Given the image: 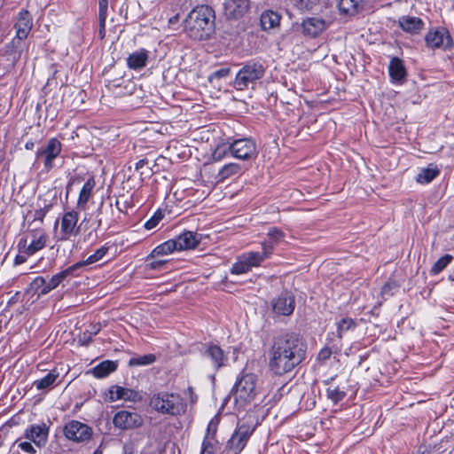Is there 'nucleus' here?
Returning a JSON list of instances; mask_svg holds the SVG:
<instances>
[{
  "label": "nucleus",
  "mask_w": 454,
  "mask_h": 454,
  "mask_svg": "<svg viewBox=\"0 0 454 454\" xmlns=\"http://www.w3.org/2000/svg\"><path fill=\"white\" fill-rule=\"evenodd\" d=\"M307 346L297 334L277 337L270 349L269 367L276 375L291 372L306 358Z\"/></svg>",
  "instance_id": "obj_1"
},
{
  "label": "nucleus",
  "mask_w": 454,
  "mask_h": 454,
  "mask_svg": "<svg viewBox=\"0 0 454 454\" xmlns=\"http://www.w3.org/2000/svg\"><path fill=\"white\" fill-rule=\"evenodd\" d=\"M215 12L211 7L207 5L196 6L189 12L184 20V31L192 40H207L215 32Z\"/></svg>",
  "instance_id": "obj_2"
},
{
  "label": "nucleus",
  "mask_w": 454,
  "mask_h": 454,
  "mask_svg": "<svg viewBox=\"0 0 454 454\" xmlns=\"http://www.w3.org/2000/svg\"><path fill=\"white\" fill-rule=\"evenodd\" d=\"M150 406L161 415L173 418L184 416L187 411V403L178 393L158 391L150 398Z\"/></svg>",
  "instance_id": "obj_3"
},
{
  "label": "nucleus",
  "mask_w": 454,
  "mask_h": 454,
  "mask_svg": "<svg viewBox=\"0 0 454 454\" xmlns=\"http://www.w3.org/2000/svg\"><path fill=\"white\" fill-rule=\"evenodd\" d=\"M256 382L257 376L254 373H246L236 381L231 393L239 409L245 408L255 399L258 394Z\"/></svg>",
  "instance_id": "obj_4"
},
{
  "label": "nucleus",
  "mask_w": 454,
  "mask_h": 454,
  "mask_svg": "<svg viewBox=\"0 0 454 454\" xmlns=\"http://www.w3.org/2000/svg\"><path fill=\"white\" fill-rule=\"evenodd\" d=\"M268 257L261 252L250 251L239 255L232 264L230 271L234 275H241L249 272L253 268L259 267Z\"/></svg>",
  "instance_id": "obj_5"
},
{
  "label": "nucleus",
  "mask_w": 454,
  "mask_h": 454,
  "mask_svg": "<svg viewBox=\"0 0 454 454\" xmlns=\"http://www.w3.org/2000/svg\"><path fill=\"white\" fill-rule=\"evenodd\" d=\"M265 70L261 64L248 63L245 65L237 74L234 86L239 90L247 89L257 80L263 77Z\"/></svg>",
  "instance_id": "obj_6"
},
{
  "label": "nucleus",
  "mask_w": 454,
  "mask_h": 454,
  "mask_svg": "<svg viewBox=\"0 0 454 454\" xmlns=\"http://www.w3.org/2000/svg\"><path fill=\"white\" fill-rule=\"evenodd\" d=\"M28 235L31 239L30 243L28 244V236L23 237L19 240L18 248L21 254L31 256L45 247L47 234L43 229L35 228L29 231Z\"/></svg>",
  "instance_id": "obj_7"
},
{
  "label": "nucleus",
  "mask_w": 454,
  "mask_h": 454,
  "mask_svg": "<svg viewBox=\"0 0 454 454\" xmlns=\"http://www.w3.org/2000/svg\"><path fill=\"white\" fill-rule=\"evenodd\" d=\"M426 46L430 50H447L453 45L449 30L443 27L430 28L425 35Z\"/></svg>",
  "instance_id": "obj_8"
},
{
  "label": "nucleus",
  "mask_w": 454,
  "mask_h": 454,
  "mask_svg": "<svg viewBox=\"0 0 454 454\" xmlns=\"http://www.w3.org/2000/svg\"><path fill=\"white\" fill-rule=\"evenodd\" d=\"M231 156L241 160H254L257 157L255 142L251 138H239L230 143Z\"/></svg>",
  "instance_id": "obj_9"
},
{
  "label": "nucleus",
  "mask_w": 454,
  "mask_h": 454,
  "mask_svg": "<svg viewBox=\"0 0 454 454\" xmlns=\"http://www.w3.org/2000/svg\"><path fill=\"white\" fill-rule=\"evenodd\" d=\"M254 429L247 425H239L231 437L227 442V454H239L246 447L247 442L252 435Z\"/></svg>",
  "instance_id": "obj_10"
},
{
  "label": "nucleus",
  "mask_w": 454,
  "mask_h": 454,
  "mask_svg": "<svg viewBox=\"0 0 454 454\" xmlns=\"http://www.w3.org/2000/svg\"><path fill=\"white\" fill-rule=\"evenodd\" d=\"M62 145L57 138L52 137L48 140L47 144L38 148L35 153L37 160H42L44 169L49 172L54 166L53 160L60 154Z\"/></svg>",
  "instance_id": "obj_11"
},
{
  "label": "nucleus",
  "mask_w": 454,
  "mask_h": 454,
  "mask_svg": "<svg viewBox=\"0 0 454 454\" xmlns=\"http://www.w3.org/2000/svg\"><path fill=\"white\" fill-rule=\"evenodd\" d=\"M67 439L74 442H86L90 440L93 431L90 427L78 420H71L63 428Z\"/></svg>",
  "instance_id": "obj_12"
},
{
  "label": "nucleus",
  "mask_w": 454,
  "mask_h": 454,
  "mask_svg": "<svg viewBox=\"0 0 454 454\" xmlns=\"http://www.w3.org/2000/svg\"><path fill=\"white\" fill-rule=\"evenodd\" d=\"M113 423L115 427L128 430L141 427L144 423V419L142 416L136 411H120L115 413Z\"/></svg>",
  "instance_id": "obj_13"
},
{
  "label": "nucleus",
  "mask_w": 454,
  "mask_h": 454,
  "mask_svg": "<svg viewBox=\"0 0 454 454\" xmlns=\"http://www.w3.org/2000/svg\"><path fill=\"white\" fill-rule=\"evenodd\" d=\"M79 219V214L74 210L65 212L60 219V231L57 241H67L77 233L76 225Z\"/></svg>",
  "instance_id": "obj_14"
},
{
  "label": "nucleus",
  "mask_w": 454,
  "mask_h": 454,
  "mask_svg": "<svg viewBox=\"0 0 454 454\" xmlns=\"http://www.w3.org/2000/svg\"><path fill=\"white\" fill-rule=\"evenodd\" d=\"M249 0H225L223 3V14L228 20H239L248 12Z\"/></svg>",
  "instance_id": "obj_15"
},
{
  "label": "nucleus",
  "mask_w": 454,
  "mask_h": 454,
  "mask_svg": "<svg viewBox=\"0 0 454 454\" xmlns=\"http://www.w3.org/2000/svg\"><path fill=\"white\" fill-rule=\"evenodd\" d=\"M202 356L211 361L213 368L216 371L226 366L228 362V356L223 349L213 343L205 345Z\"/></svg>",
  "instance_id": "obj_16"
},
{
  "label": "nucleus",
  "mask_w": 454,
  "mask_h": 454,
  "mask_svg": "<svg viewBox=\"0 0 454 454\" xmlns=\"http://www.w3.org/2000/svg\"><path fill=\"white\" fill-rule=\"evenodd\" d=\"M272 310L279 316H290L295 308L294 297L288 292L280 294L271 301Z\"/></svg>",
  "instance_id": "obj_17"
},
{
  "label": "nucleus",
  "mask_w": 454,
  "mask_h": 454,
  "mask_svg": "<svg viewBox=\"0 0 454 454\" xmlns=\"http://www.w3.org/2000/svg\"><path fill=\"white\" fill-rule=\"evenodd\" d=\"M326 21L318 17H309L302 20L301 24V33L304 36L315 38L327 27Z\"/></svg>",
  "instance_id": "obj_18"
},
{
  "label": "nucleus",
  "mask_w": 454,
  "mask_h": 454,
  "mask_svg": "<svg viewBox=\"0 0 454 454\" xmlns=\"http://www.w3.org/2000/svg\"><path fill=\"white\" fill-rule=\"evenodd\" d=\"M139 397L138 392L122 387L120 386H112L106 393L105 400L107 402H115L117 400L136 402Z\"/></svg>",
  "instance_id": "obj_19"
},
{
  "label": "nucleus",
  "mask_w": 454,
  "mask_h": 454,
  "mask_svg": "<svg viewBox=\"0 0 454 454\" xmlns=\"http://www.w3.org/2000/svg\"><path fill=\"white\" fill-rule=\"evenodd\" d=\"M14 27L16 29V36L20 40H24L28 36L33 27V18L28 11L23 9L19 12Z\"/></svg>",
  "instance_id": "obj_20"
},
{
  "label": "nucleus",
  "mask_w": 454,
  "mask_h": 454,
  "mask_svg": "<svg viewBox=\"0 0 454 454\" xmlns=\"http://www.w3.org/2000/svg\"><path fill=\"white\" fill-rule=\"evenodd\" d=\"M286 234L276 227H271L267 232V239L262 242V251L265 255L270 258L273 254L274 248L282 240H284Z\"/></svg>",
  "instance_id": "obj_21"
},
{
  "label": "nucleus",
  "mask_w": 454,
  "mask_h": 454,
  "mask_svg": "<svg viewBox=\"0 0 454 454\" xmlns=\"http://www.w3.org/2000/svg\"><path fill=\"white\" fill-rule=\"evenodd\" d=\"M397 23L403 31L411 35L419 34L425 27V22L420 18L409 15L399 17Z\"/></svg>",
  "instance_id": "obj_22"
},
{
  "label": "nucleus",
  "mask_w": 454,
  "mask_h": 454,
  "mask_svg": "<svg viewBox=\"0 0 454 454\" xmlns=\"http://www.w3.org/2000/svg\"><path fill=\"white\" fill-rule=\"evenodd\" d=\"M176 243L177 251L194 249L201 240V235L193 231H186L174 239Z\"/></svg>",
  "instance_id": "obj_23"
},
{
  "label": "nucleus",
  "mask_w": 454,
  "mask_h": 454,
  "mask_svg": "<svg viewBox=\"0 0 454 454\" xmlns=\"http://www.w3.org/2000/svg\"><path fill=\"white\" fill-rule=\"evenodd\" d=\"M49 434V428L45 424L32 425L25 431V437L33 442L38 447L45 444Z\"/></svg>",
  "instance_id": "obj_24"
},
{
  "label": "nucleus",
  "mask_w": 454,
  "mask_h": 454,
  "mask_svg": "<svg viewBox=\"0 0 454 454\" xmlns=\"http://www.w3.org/2000/svg\"><path fill=\"white\" fill-rule=\"evenodd\" d=\"M388 74L392 82L403 83L407 73L403 60L397 57L392 58L388 65Z\"/></svg>",
  "instance_id": "obj_25"
},
{
  "label": "nucleus",
  "mask_w": 454,
  "mask_h": 454,
  "mask_svg": "<svg viewBox=\"0 0 454 454\" xmlns=\"http://www.w3.org/2000/svg\"><path fill=\"white\" fill-rule=\"evenodd\" d=\"M148 58V51L140 49L129 55L127 58V65L130 69L139 70L146 66Z\"/></svg>",
  "instance_id": "obj_26"
},
{
  "label": "nucleus",
  "mask_w": 454,
  "mask_h": 454,
  "mask_svg": "<svg viewBox=\"0 0 454 454\" xmlns=\"http://www.w3.org/2000/svg\"><path fill=\"white\" fill-rule=\"evenodd\" d=\"M363 0H339L337 6L340 15L354 16L363 9Z\"/></svg>",
  "instance_id": "obj_27"
},
{
  "label": "nucleus",
  "mask_w": 454,
  "mask_h": 454,
  "mask_svg": "<svg viewBox=\"0 0 454 454\" xmlns=\"http://www.w3.org/2000/svg\"><path fill=\"white\" fill-rule=\"evenodd\" d=\"M243 173V169L239 163L230 162L224 164L219 170L216 175V179L218 183H223L225 180L240 176Z\"/></svg>",
  "instance_id": "obj_28"
},
{
  "label": "nucleus",
  "mask_w": 454,
  "mask_h": 454,
  "mask_svg": "<svg viewBox=\"0 0 454 454\" xmlns=\"http://www.w3.org/2000/svg\"><path fill=\"white\" fill-rule=\"evenodd\" d=\"M281 16L273 11H265L261 15V26L263 30L272 29L280 24Z\"/></svg>",
  "instance_id": "obj_29"
},
{
  "label": "nucleus",
  "mask_w": 454,
  "mask_h": 454,
  "mask_svg": "<svg viewBox=\"0 0 454 454\" xmlns=\"http://www.w3.org/2000/svg\"><path fill=\"white\" fill-rule=\"evenodd\" d=\"M117 369L116 362L106 360L96 365L91 369V373L98 379H102L108 376Z\"/></svg>",
  "instance_id": "obj_30"
},
{
  "label": "nucleus",
  "mask_w": 454,
  "mask_h": 454,
  "mask_svg": "<svg viewBox=\"0 0 454 454\" xmlns=\"http://www.w3.org/2000/svg\"><path fill=\"white\" fill-rule=\"evenodd\" d=\"M95 184H96V183H95V180L93 177H90L84 183V184L82 187L80 193H79V197H78V200H77L78 207L85 208L87 202L89 201V200L91 196V193L95 187Z\"/></svg>",
  "instance_id": "obj_31"
},
{
  "label": "nucleus",
  "mask_w": 454,
  "mask_h": 454,
  "mask_svg": "<svg viewBox=\"0 0 454 454\" xmlns=\"http://www.w3.org/2000/svg\"><path fill=\"white\" fill-rule=\"evenodd\" d=\"M108 250H109V247H107L106 245L102 246L101 247L97 249L94 252V254H90L84 260L77 262L76 264L78 265L79 269L82 267L94 264V263L99 262L100 260H102L105 257V255L108 253Z\"/></svg>",
  "instance_id": "obj_32"
},
{
  "label": "nucleus",
  "mask_w": 454,
  "mask_h": 454,
  "mask_svg": "<svg viewBox=\"0 0 454 454\" xmlns=\"http://www.w3.org/2000/svg\"><path fill=\"white\" fill-rule=\"evenodd\" d=\"M177 251L176 243L173 239H168L157 246L151 253L150 256L167 255Z\"/></svg>",
  "instance_id": "obj_33"
},
{
  "label": "nucleus",
  "mask_w": 454,
  "mask_h": 454,
  "mask_svg": "<svg viewBox=\"0 0 454 454\" xmlns=\"http://www.w3.org/2000/svg\"><path fill=\"white\" fill-rule=\"evenodd\" d=\"M59 376V372L56 370H52L43 378L35 380L34 382V385L38 390L50 388L54 385Z\"/></svg>",
  "instance_id": "obj_34"
},
{
  "label": "nucleus",
  "mask_w": 454,
  "mask_h": 454,
  "mask_svg": "<svg viewBox=\"0 0 454 454\" xmlns=\"http://www.w3.org/2000/svg\"><path fill=\"white\" fill-rule=\"evenodd\" d=\"M400 288V285L396 280L389 278L381 287L380 297L383 301L387 300L389 297L395 295Z\"/></svg>",
  "instance_id": "obj_35"
},
{
  "label": "nucleus",
  "mask_w": 454,
  "mask_h": 454,
  "mask_svg": "<svg viewBox=\"0 0 454 454\" xmlns=\"http://www.w3.org/2000/svg\"><path fill=\"white\" fill-rule=\"evenodd\" d=\"M46 279L43 277H36L29 285V291L38 296L49 294L46 288Z\"/></svg>",
  "instance_id": "obj_36"
},
{
  "label": "nucleus",
  "mask_w": 454,
  "mask_h": 454,
  "mask_svg": "<svg viewBox=\"0 0 454 454\" xmlns=\"http://www.w3.org/2000/svg\"><path fill=\"white\" fill-rule=\"evenodd\" d=\"M439 174L438 169L435 168H427L421 169V171L418 174L416 180L420 184H428L433 181L437 175Z\"/></svg>",
  "instance_id": "obj_37"
},
{
  "label": "nucleus",
  "mask_w": 454,
  "mask_h": 454,
  "mask_svg": "<svg viewBox=\"0 0 454 454\" xmlns=\"http://www.w3.org/2000/svg\"><path fill=\"white\" fill-rule=\"evenodd\" d=\"M356 327V323L350 317L342 318L337 324V336L341 339L343 335L350 330H354Z\"/></svg>",
  "instance_id": "obj_38"
},
{
  "label": "nucleus",
  "mask_w": 454,
  "mask_h": 454,
  "mask_svg": "<svg viewBox=\"0 0 454 454\" xmlns=\"http://www.w3.org/2000/svg\"><path fill=\"white\" fill-rule=\"evenodd\" d=\"M230 141H228L227 143H223V144H221V145H218L213 153H212V159L215 160V161H221L223 160L224 158H226L227 156L231 155V149L229 148L230 147Z\"/></svg>",
  "instance_id": "obj_39"
},
{
  "label": "nucleus",
  "mask_w": 454,
  "mask_h": 454,
  "mask_svg": "<svg viewBox=\"0 0 454 454\" xmlns=\"http://www.w3.org/2000/svg\"><path fill=\"white\" fill-rule=\"evenodd\" d=\"M453 257L450 254H445L439 258L432 266L430 273L432 275H437L442 272L452 261Z\"/></svg>",
  "instance_id": "obj_40"
},
{
  "label": "nucleus",
  "mask_w": 454,
  "mask_h": 454,
  "mask_svg": "<svg viewBox=\"0 0 454 454\" xmlns=\"http://www.w3.org/2000/svg\"><path fill=\"white\" fill-rule=\"evenodd\" d=\"M156 360V357L153 354H146L136 357H132L129 361V366H143V365H148L153 363H154Z\"/></svg>",
  "instance_id": "obj_41"
},
{
  "label": "nucleus",
  "mask_w": 454,
  "mask_h": 454,
  "mask_svg": "<svg viewBox=\"0 0 454 454\" xmlns=\"http://www.w3.org/2000/svg\"><path fill=\"white\" fill-rule=\"evenodd\" d=\"M217 441L212 436H205L201 444L200 454H215Z\"/></svg>",
  "instance_id": "obj_42"
},
{
  "label": "nucleus",
  "mask_w": 454,
  "mask_h": 454,
  "mask_svg": "<svg viewBox=\"0 0 454 454\" xmlns=\"http://www.w3.org/2000/svg\"><path fill=\"white\" fill-rule=\"evenodd\" d=\"M326 395L331 401L337 403L346 396V393L339 387H330L326 389Z\"/></svg>",
  "instance_id": "obj_43"
},
{
  "label": "nucleus",
  "mask_w": 454,
  "mask_h": 454,
  "mask_svg": "<svg viewBox=\"0 0 454 454\" xmlns=\"http://www.w3.org/2000/svg\"><path fill=\"white\" fill-rule=\"evenodd\" d=\"M290 4L300 11H310L316 4L317 0H289Z\"/></svg>",
  "instance_id": "obj_44"
},
{
  "label": "nucleus",
  "mask_w": 454,
  "mask_h": 454,
  "mask_svg": "<svg viewBox=\"0 0 454 454\" xmlns=\"http://www.w3.org/2000/svg\"><path fill=\"white\" fill-rule=\"evenodd\" d=\"M99 331V325H91V329L86 330L82 333V334L80 337V341L82 342V345H88L91 341L92 337L98 334Z\"/></svg>",
  "instance_id": "obj_45"
},
{
  "label": "nucleus",
  "mask_w": 454,
  "mask_h": 454,
  "mask_svg": "<svg viewBox=\"0 0 454 454\" xmlns=\"http://www.w3.org/2000/svg\"><path fill=\"white\" fill-rule=\"evenodd\" d=\"M77 270H79V267H78V265L75 262L74 264L67 267L64 270H62L60 272H58L57 274H55L53 276L59 281V285H60L67 278H70V277L74 276V271Z\"/></svg>",
  "instance_id": "obj_46"
},
{
  "label": "nucleus",
  "mask_w": 454,
  "mask_h": 454,
  "mask_svg": "<svg viewBox=\"0 0 454 454\" xmlns=\"http://www.w3.org/2000/svg\"><path fill=\"white\" fill-rule=\"evenodd\" d=\"M77 270H79V267H78V265L75 262L74 264L67 267L64 270H62L60 272H58L57 274H55L53 276L59 281V285H60L67 278H70V277L74 276V271Z\"/></svg>",
  "instance_id": "obj_47"
},
{
  "label": "nucleus",
  "mask_w": 454,
  "mask_h": 454,
  "mask_svg": "<svg viewBox=\"0 0 454 454\" xmlns=\"http://www.w3.org/2000/svg\"><path fill=\"white\" fill-rule=\"evenodd\" d=\"M163 216H164V214L160 210H157L153 214V215L145 223L144 227L146 230L153 229L162 220Z\"/></svg>",
  "instance_id": "obj_48"
},
{
  "label": "nucleus",
  "mask_w": 454,
  "mask_h": 454,
  "mask_svg": "<svg viewBox=\"0 0 454 454\" xmlns=\"http://www.w3.org/2000/svg\"><path fill=\"white\" fill-rule=\"evenodd\" d=\"M51 204L44 205L43 207L36 209L34 213V220L33 222H38L39 223H43L45 215L51 210Z\"/></svg>",
  "instance_id": "obj_49"
},
{
  "label": "nucleus",
  "mask_w": 454,
  "mask_h": 454,
  "mask_svg": "<svg viewBox=\"0 0 454 454\" xmlns=\"http://www.w3.org/2000/svg\"><path fill=\"white\" fill-rule=\"evenodd\" d=\"M231 69L229 67H223L214 71L209 75V81L212 82L214 80H219L221 78L226 77L230 74Z\"/></svg>",
  "instance_id": "obj_50"
},
{
  "label": "nucleus",
  "mask_w": 454,
  "mask_h": 454,
  "mask_svg": "<svg viewBox=\"0 0 454 454\" xmlns=\"http://www.w3.org/2000/svg\"><path fill=\"white\" fill-rule=\"evenodd\" d=\"M184 395L185 397H184L186 401V403H190V405H193L197 403V400H198V395H196V393L194 392V389L192 387H188L187 389L184 391Z\"/></svg>",
  "instance_id": "obj_51"
},
{
  "label": "nucleus",
  "mask_w": 454,
  "mask_h": 454,
  "mask_svg": "<svg viewBox=\"0 0 454 454\" xmlns=\"http://www.w3.org/2000/svg\"><path fill=\"white\" fill-rule=\"evenodd\" d=\"M332 354H333L332 348H330L329 347H324L323 348H321L319 350L317 359L320 363H325L331 357Z\"/></svg>",
  "instance_id": "obj_52"
},
{
  "label": "nucleus",
  "mask_w": 454,
  "mask_h": 454,
  "mask_svg": "<svg viewBox=\"0 0 454 454\" xmlns=\"http://www.w3.org/2000/svg\"><path fill=\"white\" fill-rule=\"evenodd\" d=\"M108 12V0H98V19H106Z\"/></svg>",
  "instance_id": "obj_53"
},
{
  "label": "nucleus",
  "mask_w": 454,
  "mask_h": 454,
  "mask_svg": "<svg viewBox=\"0 0 454 454\" xmlns=\"http://www.w3.org/2000/svg\"><path fill=\"white\" fill-rule=\"evenodd\" d=\"M19 448L23 450L24 452L29 453V454H35V449L33 447V445L28 442H22L19 443Z\"/></svg>",
  "instance_id": "obj_54"
},
{
  "label": "nucleus",
  "mask_w": 454,
  "mask_h": 454,
  "mask_svg": "<svg viewBox=\"0 0 454 454\" xmlns=\"http://www.w3.org/2000/svg\"><path fill=\"white\" fill-rule=\"evenodd\" d=\"M217 425L214 422L213 419L210 420V422L207 425V433L205 436H212L215 438V434L216 432Z\"/></svg>",
  "instance_id": "obj_55"
},
{
  "label": "nucleus",
  "mask_w": 454,
  "mask_h": 454,
  "mask_svg": "<svg viewBox=\"0 0 454 454\" xmlns=\"http://www.w3.org/2000/svg\"><path fill=\"white\" fill-rule=\"evenodd\" d=\"M46 288L49 293L59 286V281L57 280V278H55L54 276H52L48 281L46 280Z\"/></svg>",
  "instance_id": "obj_56"
},
{
  "label": "nucleus",
  "mask_w": 454,
  "mask_h": 454,
  "mask_svg": "<svg viewBox=\"0 0 454 454\" xmlns=\"http://www.w3.org/2000/svg\"><path fill=\"white\" fill-rule=\"evenodd\" d=\"M106 19H98L99 22V29L98 34L101 39H103L106 36Z\"/></svg>",
  "instance_id": "obj_57"
},
{
  "label": "nucleus",
  "mask_w": 454,
  "mask_h": 454,
  "mask_svg": "<svg viewBox=\"0 0 454 454\" xmlns=\"http://www.w3.org/2000/svg\"><path fill=\"white\" fill-rule=\"evenodd\" d=\"M166 263V261L163 260H154L152 261L149 265L150 268L153 270H159L160 269L164 264Z\"/></svg>",
  "instance_id": "obj_58"
},
{
  "label": "nucleus",
  "mask_w": 454,
  "mask_h": 454,
  "mask_svg": "<svg viewBox=\"0 0 454 454\" xmlns=\"http://www.w3.org/2000/svg\"><path fill=\"white\" fill-rule=\"evenodd\" d=\"M27 258V255L26 254H17L15 259H14V264L15 265L22 264V263L26 262Z\"/></svg>",
  "instance_id": "obj_59"
},
{
  "label": "nucleus",
  "mask_w": 454,
  "mask_h": 454,
  "mask_svg": "<svg viewBox=\"0 0 454 454\" xmlns=\"http://www.w3.org/2000/svg\"><path fill=\"white\" fill-rule=\"evenodd\" d=\"M122 454H134V449L132 444H124L122 447Z\"/></svg>",
  "instance_id": "obj_60"
},
{
  "label": "nucleus",
  "mask_w": 454,
  "mask_h": 454,
  "mask_svg": "<svg viewBox=\"0 0 454 454\" xmlns=\"http://www.w3.org/2000/svg\"><path fill=\"white\" fill-rule=\"evenodd\" d=\"M146 163V160H138L137 163H136V169H140L142 168Z\"/></svg>",
  "instance_id": "obj_61"
},
{
  "label": "nucleus",
  "mask_w": 454,
  "mask_h": 454,
  "mask_svg": "<svg viewBox=\"0 0 454 454\" xmlns=\"http://www.w3.org/2000/svg\"><path fill=\"white\" fill-rule=\"evenodd\" d=\"M93 454H103V451L101 450V446H99L98 449L95 450Z\"/></svg>",
  "instance_id": "obj_62"
},
{
  "label": "nucleus",
  "mask_w": 454,
  "mask_h": 454,
  "mask_svg": "<svg viewBox=\"0 0 454 454\" xmlns=\"http://www.w3.org/2000/svg\"><path fill=\"white\" fill-rule=\"evenodd\" d=\"M33 147V143L29 144V143H27L26 144V148L27 149H31Z\"/></svg>",
  "instance_id": "obj_63"
},
{
  "label": "nucleus",
  "mask_w": 454,
  "mask_h": 454,
  "mask_svg": "<svg viewBox=\"0 0 454 454\" xmlns=\"http://www.w3.org/2000/svg\"><path fill=\"white\" fill-rule=\"evenodd\" d=\"M58 223H59V220H57V221L55 222V223H54V228H57Z\"/></svg>",
  "instance_id": "obj_64"
}]
</instances>
